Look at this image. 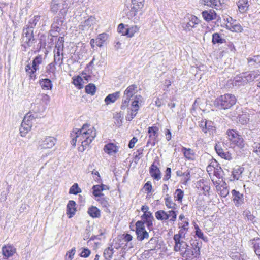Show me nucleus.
<instances>
[{
	"label": "nucleus",
	"mask_w": 260,
	"mask_h": 260,
	"mask_svg": "<svg viewBox=\"0 0 260 260\" xmlns=\"http://www.w3.org/2000/svg\"><path fill=\"white\" fill-rule=\"evenodd\" d=\"M75 134H77L78 141L81 142L83 148L82 151H84L96 137V132L94 127H90L89 124L86 123L82 126L81 128L76 129Z\"/></svg>",
	"instance_id": "nucleus-1"
},
{
	"label": "nucleus",
	"mask_w": 260,
	"mask_h": 260,
	"mask_svg": "<svg viewBox=\"0 0 260 260\" xmlns=\"http://www.w3.org/2000/svg\"><path fill=\"white\" fill-rule=\"evenodd\" d=\"M178 252L185 260H192L194 258L199 257L200 255V247L198 242H193L189 245L186 243V245L182 247Z\"/></svg>",
	"instance_id": "nucleus-2"
},
{
	"label": "nucleus",
	"mask_w": 260,
	"mask_h": 260,
	"mask_svg": "<svg viewBox=\"0 0 260 260\" xmlns=\"http://www.w3.org/2000/svg\"><path fill=\"white\" fill-rule=\"evenodd\" d=\"M236 101V98L234 95L225 94L215 99L214 101V105L219 109H228L235 105Z\"/></svg>",
	"instance_id": "nucleus-3"
},
{
	"label": "nucleus",
	"mask_w": 260,
	"mask_h": 260,
	"mask_svg": "<svg viewBox=\"0 0 260 260\" xmlns=\"http://www.w3.org/2000/svg\"><path fill=\"white\" fill-rule=\"evenodd\" d=\"M33 31V29H29L28 27L25 26L23 28L22 38L23 42L22 46L25 48L32 46L36 41Z\"/></svg>",
	"instance_id": "nucleus-4"
},
{
	"label": "nucleus",
	"mask_w": 260,
	"mask_h": 260,
	"mask_svg": "<svg viewBox=\"0 0 260 260\" xmlns=\"http://www.w3.org/2000/svg\"><path fill=\"white\" fill-rule=\"evenodd\" d=\"M156 218L159 221H166L169 219L171 222H174L176 220L177 213L174 210L166 212L164 210H158L155 213Z\"/></svg>",
	"instance_id": "nucleus-5"
},
{
	"label": "nucleus",
	"mask_w": 260,
	"mask_h": 260,
	"mask_svg": "<svg viewBox=\"0 0 260 260\" xmlns=\"http://www.w3.org/2000/svg\"><path fill=\"white\" fill-rule=\"evenodd\" d=\"M142 97L141 95H136L135 96L134 101H132L131 107L128 108L130 110V113H128L126 116V119L131 121L136 115L139 109V104L142 102Z\"/></svg>",
	"instance_id": "nucleus-6"
},
{
	"label": "nucleus",
	"mask_w": 260,
	"mask_h": 260,
	"mask_svg": "<svg viewBox=\"0 0 260 260\" xmlns=\"http://www.w3.org/2000/svg\"><path fill=\"white\" fill-rule=\"evenodd\" d=\"M226 134L228 136L229 139L232 143L235 144L239 148L244 147V140L242 136L234 129H229L227 131Z\"/></svg>",
	"instance_id": "nucleus-7"
},
{
	"label": "nucleus",
	"mask_w": 260,
	"mask_h": 260,
	"mask_svg": "<svg viewBox=\"0 0 260 260\" xmlns=\"http://www.w3.org/2000/svg\"><path fill=\"white\" fill-rule=\"evenodd\" d=\"M159 128L156 126L153 125L148 128L149 139L147 142V147L154 146L157 142V138L158 136Z\"/></svg>",
	"instance_id": "nucleus-8"
},
{
	"label": "nucleus",
	"mask_w": 260,
	"mask_h": 260,
	"mask_svg": "<svg viewBox=\"0 0 260 260\" xmlns=\"http://www.w3.org/2000/svg\"><path fill=\"white\" fill-rule=\"evenodd\" d=\"M56 142V139L53 137H46L39 142L38 148L40 149H50L52 148Z\"/></svg>",
	"instance_id": "nucleus-9"
},
{
	"label": "nucleus",
	"mask_w": 260,
	"mask_h": 260,
	"mask_svg": "<svg viewBox=\"0 0 260 260\" xmlns=\"http://www.w3.org/2000/svg\"><path fill=\"white\" fill-rule=\"evenodd\" d=\"M231 194L232 195L233 201L236 207H240L244 204V198L243 193H241L235 189H233L231 191Z\"/></svg>",
	"instance_id": "nucleus-10"
},
{
	"label": "nucleus",
	"mask_w": 260,
	"mask_h": 260,
	"mask_svg": "<svg viewBox=\"0 0 260 260\" xmlns=\"http://www.w3.org/2000/svg\"><path fill=\"white\" fill-rule=\"evenodd\" d=\"M244 78L242 73L240 75L236 76L233 79H230L228 81L227 86L229 88H232L234 86H240L245 84Z\"/></svg>",
	"instance_id": "nucleus-11"
},
{
	"label": "nucleus",
	"mask_w": 260,
	"mask_h": 260,
	"mask_svg": "<svg viewBox=\"0 0 260 260\" xmlns=\"http://www.w3.org/2000/svg\"><path fill=\"white\" fill-rule=\"evenodd\" d=\"M215 149L217 154L221 158L229 160L232 159L231 154L228 150L226 148H222L220 143L216 144Z\"/></svg>",
	"instance_id": "nucleus-12"
},
{
	"label": "nucleus",
	"mask_w": 260,
	"mask_h": 260,
	"mask_svg": "<svg viewBox=\"0 0 260 260\" xmlns=\"http://www.w3.org/2000/svg\"><path fill=\"white\" fill-rule=\"evenodd\" d=\"M46 18V16L43 15H35L31 18L25 27H28L29 29H33L38 24H41V21H43Z\"/></svg>",
	"instance_id": "nucleus-13"
},
{
	"label": "nucleus",
	"mask_w": 260,
	"mask_h": 260,
	"mask_svg": "<svg viewBox=\"0 0 260 260\" xmlns=\"http://www.w3.org/2000/svg\"><path fill=\"white\" fill-rule=\"evenodd\" d=\"M64 21L63 17L55 16L53 18V21L51 26V31L59 32L61 31V27Z\"/></svg>",
	"instance_id": "nucleus-14"
},
{
	"label": "nucleus",
	"mask_w": 260,
	"mask_h": 260,
	"mask_svg": "<svg viewBox=\"0 0 260 260\" xmlns=\"http://www.w3.org/2000/svg\"><path fill=\"white\" fill-rule=\"evenodd\" d=\"M96 22L95 18L93 16H90L87 19L81 23L79 26V29L82 30H87L95 24Z\"/></svg>",
	"instance_id": "nucleus-15"
},
{
	"label": "nucleus",
	"mask_w": 260,
	"mask_h": 260,
	"mask_svg": "<svg viewBox=\"0 0 260 260\" xmlns=\"http://www.w3.org/2000/svg\"><path fill=\"white\" fill-rule=\"evenodd\" d=\"M189 19V22H184L182 24V28L186 31L190 30L192 28L195 27V25L199 23V19L195 16L191 15Z\"/></svg>",
	"instance_id": "nucleus-16"
},
{
	"label": "nucleus",
	"mask_w": 260,
	"mask_h": 260,
	"mask_svg": "<svg viewBox=\"0 0 260 260\" xmlns=\"http://www.w3.org/2000/svg\"><path fill=\"white\" fill-rule=\"evenodd\" d=\"M138 87L136 85L133 84L129 86L124 92V98H127L134 101L135 96L137 95L135 94L138 91Z\"/></svg>",
	"instance_id": "nucleus-17"
},
{
	"label": "nucleus",
	"mask_w": 260,
	"mask_h": 260,
	"mask_svg": "<svg viewBox=\"0 0 260 260\" xmlns=\"http://www.w3.org/2000/svg\"><path fill=\"white\" fill-rule=\"evenodd\" d=\"M141 218L150 230L152 229L153 221L154 219L151 212L145 213L141 216Z\"/></svg>",
	"instance_id": "nucleus-18"
},
{
	"label": "nucleus",
	"mask_w": 260,
	"mask_h": 260,
	"mask_svg": "<svg viewBox=\"0 0 260 260\" xmlns=\"http://www.w3.org/2000/svg\"><path fill=\"white\" fill-rule=\"evenodd\" d=\"M61 49L56 48L54 50V61L56 64L61 66L63 64V53Z\"/></svg>",
	"instance_id": "nucleus-19"
},
{
	"label": "nucleus",
	"mask_w": 260,
	"mask_h": 260,
	"mask_svg": "<svg viewBox=\"0 0 260 260\" xmlns=\"http://www.w3.org/2000/svg\"><path fill=\"white\" fill-rule=\"evenodd\" d=\"M245 84L253 81L259 76L258 71H253L251 72H245L242 73Z\"/></svg>",
	"instance_id": "nucleus-20"
},
{
	"label": "nucleus",
	"mask_w": 260,
	"mask_h": 260,
	"mask_svg": "<svg viewBox=\"0 0 260 260\" xmlns=\"http://www.w3.org/2000/svg\"><path fill=\"white\" fill-rule=\"evenodd\" d=\"M183 238L176 235H174L173 240L175 242L174 250L175 251L178 252L182 247H183L184 246L186 245V242L183 240Z\"/></svg>",
	"instance_id": "nucleus-21"
},
{
	"label": "nucleus",
	"mask_w": 260,
	"mask_h": 260,
	"mask_svg": "<svg viewBox=\"0 0 260 260\" xmlns=\"http://www.w3.org/2000/svg\"><path fill=\"white\" fill-rule=\"evenodd\" d=\"M149 173L151 176L156 180H159L161 178V172L159 169L153 163L150 167Z\"/></svg>",
	"instance_id": "nucleus-22"
},
{
	"label": "nucleus",
	"mask_w": 260,
	"mask_h": 260,
	"mask_svg": "<svg viewBox=\"0 0 260 260\" xmlns=\"http://www.w3.org/2000/svg\"><path fill=\"white\" fill-rule=\"evenodd\" d=\"M202 1L205 5L216 9H220L222 4L223 3L222 0H202Z\"/></svg>",
	"instance_id": "nucleus-23"
},
{
	"label": "nucleus",
	"mask_w": 260,
	"mask_h": 260,
	"mask_svg": "<svg viewBox=\"0 0 260 260\" xmlns=\"http://www.w3.org/2000/svg\"><path fill=\"white\" fill-rule=\"evenodd\" d=\"M202 14L204 19L208 22L216 19L217 17L216 13L211 9L203 11Z\"/></svg>",
	"instance_id": "nucleus-24"
},
{
	"label": "nucleus",
	"mask_w": 260,
	"mask_h": 260,
	"mask_svg": "<svg viewBox=\"0 0 260 260\" xmlns=\"http://www.w3.org/2000/svg\"><path fill=\"white\" fill-rule=\"evenodd\" d=\"M16 252V249L11 245L4 246L2 247V253L7 257L12 256Z\"/></svg>",
	"instance_id": "nucleus-25"
},
{
	"label": "nucleus",
	"mask_w": 260,
	"mask_h": 260,
	"mask_svg": "<svg viewBox=\"0 0 260 260\" xmlns=\"http://www.w3.org/2000/svg\"><path fill=\"white\" fill-rule=\"evenodd\" d=\"M104 151L110 155L113 153H116L118 151V147L113 143H109L105 145Z\"/></svg>",
	"instance_id": "nucleus-26"
},
{
	"label": "nucleus",
	"mask_w": 260,
	"mask_h": 260,
	"mask_svg": "<svg viewBox=\"0 0 260 260\" xmlns=\"http://www.w3.org/2000/svg\"><path fill=\"white\" fill-rule=\"evenodd\" d=\"M144 0H132L131 10L135 13L143 7Z\"/></svg>",
	"instance_id": "nucleus-27"
},
{
	"label": "nucleus",
	"mask_w": 260,
	"mask_h": 260,
	"mask_svg": "<svg viewBox=\"0 0 260 260\" xmlns=\"http://www.w3.org/2000/svg\"><path fill=\"white\" fill-rule=\"evenodd\" d=\"M104 187H106L107 189H109V187L104 184L96 185L92 187L93 194L95 197H101L104 196V194L101 193L102 191L104 190Z\"/></svg>",
	"instance_id": "nucleus-28"
},
{
	"label": "nucleus",
	"mask_w": 260,
	"mask_h": 260,
	"mask_svg": "<svg viewBox=\"0 0 260 260\" xmlns=\"http://www.w3.org/2000/svg\"><path fill=\"white\" fill-rule=\"evenodd\" d=\"M41 88L44 90H51L52 88V83L51 81L48 79H42L39 81Z\"/></svg>",
	"instance_id": "nucleus-29"
},
{
	"label": "nucleus",
	"mask_w": 260,
	"mask_h": 260,
	"mask_svg": "<svg viewBox=\"0 0 260 260\" xmlns=\"http://www.w3.org/2000/svg\"><path fill=\"white\" fill-rule=\"evenodd\" d=\"M198 188H200L203 191V194L206 195L210 189V187L207 182H204L203 180H200L198 182Z\"/></svg>",
	"instance_id": "nucleus-30"
},
{
	"label": "nucleus",
	"mask_w": 260,
	"mask_h": 260,
	"mask_svg": "<svg viewBox=\"0 0 260 260\" xmlns=\"http://www.w3.org/2000/svg\"><path fill=\"white\" fill-rule=\"evenodd\" d=\"M87 212L92 218H99L101 216L100 210L95 206L89 208Z\"/></svg>",
	"instance_id": "nucleus-31"
},
{
	"label": "nucleus",
	"mask_w": 260,
	"mask_h": 260,
	"mask_svg": "<svg viewBox=\"0 0 260 260\" xmlns=\"http://www.w3.org/2000/svg\"><path fill=\"white\" fill-rule=\"evenodd\" d=\"M139 30V27L136 25L132 26L130 27L125 28V31H123L122 34L127 35L128 37H132L135 33L138 32Z\"/></svg>",
	"instance_id": "nucleus-32"
},
{
	"label": "nucleus",
	"mask_w": 260,
	"mask_h": 260,
	"mask_svg": "<svg viewBox=\"0 0 260 260\" xmlns=\"http://www.w3.org/2000/svg\"><path fill=\"white\" fill-rule=\"evenodd\" d=\"M120 96V92L117 91L112 94H109L105 99V102L107 104L114 103Z\"/></svg>",
	"instance_id": "nucleus-33"
},
{
	"label": "nucleus",
	"mask_w": 260,
	"mask_h": 260,
	"mask_svg": "<svg viewBox=\"0 0 260 260\" xmlns=\"http://www.w3.org/2000/svg\"><path fill=\"white\" fill-rule=\"evenodd\" d=\"M230 256L233 260H248L247 256L246 254L238 252L231 253Z\"/></svg>",
	"instance_id": "nucleus-34"
},
{
	"label": "nucleus",
	"mask_w": 260,
	"mask_h": 260,
	"mask_svg": "<svg viewBox=\"0 0 260 260\" xmlns=\"http://www.w3.org/2000/svg\"><path fill=\"white\" fill-rule=\"evenodd\" d=\"M239 10L241 13L246 11L248 7V0H239L237 3Z\"/></svg>",
	"instance_id": "nucleus-35"
},
{
	"label": "nucleus",
	"mask_w": 260,
	"mask_h": 260,
	"mask_svg": "<svg viewBox=\"0 0 260 260\" xmlns=\"http://www.w3.org/2000/svg\"><path fill=\"white\" fill-rule=\"evenodd\" d=\"M244 168L240 166L235 167L232 171V175L234 179L238 180L241 174L243 173Z\"/></svg>",
	"instance_id": "nucleus-36"
},
{
	"label": "nucleus",
	"mask_w": 260,
	"mask_h": 260,
	"mask_svg": "<svg viewBox=\"0 0 260 260\" xmlns=\"http://www.w3.org/2000/svg\"><path fill=\"white\" fill-rule=\"evenodd\" d=\"M182 152L183 153L184 156L189 160H193L194 156V152L193 150L190 148H186L182 147Z\"/></svg>",
	"instance_id": "nucleus-37"
},
{
	"label": "nucleus",
	"mask_w": 260,
	"mask_h": 260,
	"mask_svg": "<svg viewBox=\"0 0 260 260\" xmlns=\"http://www.w3.org/2000/svg\"><path fill=\"white\" fill-rule=\"evenodd\" d=\"M75 202L72 200L70 201L67 205V213L70 214V217H71L75 213Z\"/></svg>",
	"instance_id": "nucleus-38"
},
{
	"label": "nucleus",
	"mask_w": 260,
	"mask_h": 260,
	"mask_svg": "<svg viewBox=\"0 0 260 260\" xmlns=\"http://www.w3.org/2000/svg\"><path fill=\"white\" fill-rule=\"evenodd\" d=\"M108 38L107 34L102 33L98 35L95 40V43L97 46L100 47L103 46V44L106 41Z\"/></svg>",
	"instance_id": "nucleus-39"
},
{
	"label": "nucleus",
	"mask_w": 260,
	"mask_h": 260,
	"mask_svg": "<svg viewBox=\"0 0 260 260\" xmlns=\"http://www.w3.org/2000/svg\"><path fill=\"white\" fill-rule=\"evenodd\" d=\"M136 233L137 235V239L139 241H141L145 239H148L149 238V234L145 229L136 231Z\"/></svg>",
	"instance_id": "nucleus-40"
},
{
	"label": "nucleus",
	"mask_w": 260,
	"mask_h": 260,
	"mask_svg": "<svg viewBox=\"0 0 260 260\" xmlns=\"http://www.w3.org/2000/svg\"><path fill=\"white\" fill-rule=\"evenodd\" d=\"M25 120H23L20 128V133L22 137H25L26 134L30 131L31 127L29 126V124L26 125Z\"/></svg>",
	"instance_id": "nucleus-41"
},
{
	"label": "nucleus",
	"mask_w": 260,
	"mask_h": 260,
	"mask_svg": "<svg viewBox=\"0 0 260 260\" xmlns=\"http://www.w3.org/2000/svg\"><path fill=\"white\" fill-rule=\"evenodd\" d=\"M42 58L41 55L37 56L32 60V70L36 72L39 70V66L42 63Z\"/></svg>",
	"instance_id": "nucleus-42"
},
{
	"label": "nucleus",
	"mask_w": 260,
	"mask_h": 260,
	"mask_svg": "<svg viewBox=\"0 0 260 260\" xmlns=\"http://www.w3.org/2000/svg\"><path fill=\"white\" fill-rule=\"evenodd\" d=\"M225 42L224 39H222L219 34L214 33L212 35V43L215 44H222Z\"/></svg>",
	"instance_id": "nucleus-43"
},
{
	"label": "nucleus",
	"mask_w": 260,
	"mask_h": 260,
	"mask_svg": "<svg viewBox=\"0 0 260 260\" xmlns=\"http://www.w3.org/2000/svg\"><path fill=\"white\" fill-rule=\"evenodd\" d=\"M250 115L249 114H242L239 115L238 121L242 125L246 124L249 121Z\"/></svg>",
	"instance_id": "nucleus-44"
},
{
	"label": "nucleus",
	"mask_w": 260,
	"mask_h": 260,
	"mask_svg": "<svg viewBox=\"0 0 260 260\" xmlns=\"http://www.w3.org/2000/svg\"><path fill=\"white\" fill-rule=\"evenodd\" d=\"M165 205L168 208L172 209H175L176 208V205L175 203H174L171 197L169 196L168 194L167 195V197L165 199Z\"/></svg>",
	"instance_id": "nucleus-45"
},
{
	"label": "nucleus",
	"mask_w": 260,
	"mask_h": 260,
	"mask_svg": "<svg viewBox=\"0 0 260 260\" xmlns=\"http://www.w3.org/2000/svg\"><path fill=\"white\" fill-rule=\"evenodd\" d=\"M73 83L78 89H81L83 87V80L79 76L73 79Z\"/></svg>",
	"instance_id": "nucleus-46"
},
{
	"label": "nucleus",
	"mask_w": 260,
	"mask_h": 260,
	"mask_svg": "<svg viewBox=\"0 0 260 260\" xmlns=\"http://www.w3.org/2000/svg\"><path fill=\"white\" fill-rule=\"evenodd\" d=\"M113 253H114L113 249L111 247H108V248L104 250V256L106 259L110 260L112 257V255H113Z\"/></svg>",
	"instance_id": "nucleus-47"
},
{
	"label": "nucleus",
	"mask_w": 260,
	"mask_h": 260,
	"mask_svg": "<svg viewBox=\"0 0 260 260\" xmlns=\"http://www.w3.org/2000/svg\"><path fill=\"white\" fill-rule=\"evenodd\" d=\"M96 87L94 84L90 83L85 87L86 92L92 95H94L96 91Z\"/></svg>",
	"instance_id": "nucleus-48"
},
{
	"label": "nucleus",
	"mask_w": 260,
	"mask_h": 260,
	"mask_svg": "<svg viewBox=\"0 0 260 260\" xmlns=\"http://www.w3.org/2000/svg\"><path fill=\"white\" fill-rule=\"evenodd\" d=\"M81 189L79 187L77 183H74L70 188L69 193L73 194H77L81 192Z\"/></svg>",
	"instance_id": "nucleus-49"
},
{
	"label": "nucleus",
	"mask_w": 260,
	"mask_h": 260,
	"mask_svg": "<svg viewBox=\"0 0 260 260\" xmlns=\"http://www.w3.org/2000/svg\"><path fill=\"white\" fill-rule=\"evenodd\" d=\"M226 26L228 29L231 30L232 31L241 32L243 30L242 27L240 24L232 25L230 24V25H226Z\"/></svg>",
	"instance_id": "nucleus-50"
},
{
	"label": "nucleus",
	"mask_w": 260,
	"mask_h": 260,
	"mask_svg": "<svg viewBox=\"0 0 260 260\" xmlns=\"http://www.w3.org/2000/svg\"><path fill=\"white\" fill-rule=\"evenodd\" d=\"M62 8L60 9V10L57 16H59L60 17H63V19H65V16L67 14L68 11L67 5L66 4L62 5Z\"/></svg>",
	"instance_id": "nucleus-51"
},
{
	"label": "nucleus",
	"mask_w": 260,
	"mask_h": 260,
	"mask_svg": "<svg viewBox=\"0 0 260 260\" xmlns=\"http://www.w3.org/2000/svg\"><path fill=\"white\" fill-rule=\"evenodd\" d=\"M25 71L29 74L30 79H35L36 78V72H34L32 70V66H31L30 64L26 65L25 67Z\"/></svg>",
	"instance_id": "nucleus-52"
},
{
	"label": "nucleus",
	"mask_w": 260,
	"mask_h": 260,
	"mask_svg": "<svg viewBox=\"0 0 260 260\" xmlns=\"http://www.w3.org/2000/svg\"><path fill=\"white\" fill-rule=\"evenodd\" d=\"M184 196L183 191L180 189H177L175 191V198H176V200L181 202H182V198Z\"/></svg>",
	"instance_id": "nucleus-53"
},
{
	"label": "nucleus",
	"mask_w": 260,
	"mask_h": 260,
	"mask_svg": "<svg viewBox=\"0 0 260 260\" xmlns=\"http://www.w3.org/2000/svg\"><path fill=\"white\" fill-rule=\"evenodd\" d=\"M204 122V126L206 129H208L209 132L215 130L214 123L211 121H206Z\"/></svg>",
	"instance_id": "nucleus-54"
},
{
	"label": "nucleus",
	"mask_w": 260,
	"mask_h": 260,
	"mask_svg": "<svg viewBox=\"0 0 260 260\" xmlns=\"http://www.w3.org/2000/svg\"><path fill=\"white\" fill-rule=\"evenodd\" d=\"M98 201L100 202L101 205L103 207L106 208V210H108V207L109 206V204L107 200L104 197V196H101L100 197V199L98 200Z\"/></svg>",
	"instance_id": "nucleus-55"
},
{
	"label": "nucleus",
	"mask_w": 260,
	"mask_h": 260,
	"mask_svg": "<svg viewBox=\"0 0 260 260\" xmlns=\"http://www.w3.org/2000/svg\"><path fill=\"white\" fill-rule=\"evenodd\" d=\"M253 152L260 156V142H254L252 145Z\"/></svg>",
	"instance_id": "nucleus-56"
},
{
	"label": "nucleus",
	"mask_w": 260,
	"mask_h": 260,
	"mask_svg": "<svg viewBox=\"0 0 260 260\" xmlns=\"http://www.w3.org/2000/svg\"><path fill=\"white\" fill-rule=\"evenodd\" d=\"M157 243V240L156 238H152L147 243V246H148L151 250H153L155 248V245Z\"/></svg>",
	"instance_id": "nucleus-57"
},
{
	"label": "nucleus",
	"mask_w": 260,
	"mask_h": 260,
	"mask_svg": "<svg viewBox=\"0 0 260 260\" xmlns=\"http://www.w3.org/2000/svg\"><path fill=\"white\" fill-rule=\"evenodd\" d=\"M56 64L54 62H52L51 63H50V64H49L47 67H46V72L47 73H55V70H56V67H55V65Z\"/></svg>",
	"instance_id": "nucleus-58"
},
{
	"label": "nucleus",
	"mask_w": 260,
	"mask_h": 260,
	"mask_svg": "<svg viewBox=\"0 0 260 260\" xmlns=\"http://www.w3.org/2000/svg\"><path fill=\"white\" fill-rule=\"evenodd\" d=\"M62 5L58 3H55L54 2H52L51 3V11L54 13H57L59 9L61 8Z\"/></svg>",
	"instance_id": "nucleus-59"
},
{
	"label": "nucleus",
	"mask_w": 260,
	"mask_h": 260,
	"mask_svg": "<svg viewBox=\"0 0 260 260\" xmlns=\"http://www.w3.org/2000/svg\"><path fill=\"white\" fill-rule=\"evenodd\" d=\"M131 100V99H128L127 98L123 97V99H122V104L120 107L121 110H124L128 107Z\"/></svg>",
	"instance_id": "nucleus-60"
},
{
	"label": "nucleus",
	"mask_w": 260,
	"mask_h": 260,
	"mask_svg": "<svg viewBox=\"0 0 260 260\" xmlns=\"http://www.w3.org/2000/svg\"><path fill=\"white\" fill-rule=\"evenodd\" d=\"M244 215L247 218L248 220L251 221L253 223H254L255 216L251 214L250 211H246L244 212Z\"/></svg>",
	"instance_id": "nucleus-61"
},
{
	"label": "nucleus",
	"mask_w": 260,
	"mask_h": 260,
	"mask_svg": "<svg viewBox=\"0 0 260 260\" xmlns=\"http://www.w3.org/2000/svg\"><path fill=\"white\" fill-rule=\"evenodd\" d=\"M260 60L258 59V56H254L253 58L248 59V63L250 66H255L256 63L259 62Z\"/></svg>",
	"instance_id": "nucleus-62"
},
{
	"label": "nucleus",
	"mask_w": 260,
	"mask_h": 260,
	"mask_svg": "<svg viewBox=\"0 0 260 260\" xmlns=\"http://www.w3.org/2000/svg\"><path fill=\"white\" fill-rule=\"evenodd\" d=\"M63 43H64L63 37H59L58 38L57 43H56V44L55 45V48H58V49H61L62 50H63V49L64 48Z\"/></svg>",
	"instance_id": "nucleus-63"
},
{
	"label": "nucleus",
	"mask_w": 260,
	"mask_h": 260,
	"mask_svg": "<svg viewBox=\"0 0 260 260\" xmlns=\"http://www.w3.org/2000/svg\"><path fill=\"white\" fill-rule=\"evenodd\" d=\"M144 223L143 221H138L136 223V231L144 230L145 229Z\"/></svg>",
	"instance_id": "nucleus-64"
}]
</instances>
